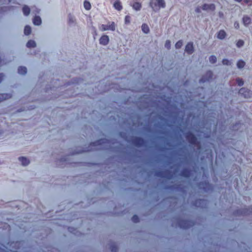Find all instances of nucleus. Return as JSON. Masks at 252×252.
<instances>
[{
  "instance_id": "nucleus-1",
  "label": "nucleus",
  "mask_w": 252,
  "mask_h": 252,
  "mask_svg": "<svg viewBox=\"0 0 252 252\" xmlns=\"http://www.w3.org/2000/svg\"><path fill=\"white\" fill-rule=\"evenodd\" d=\"M178 226L183 229H188L192 226V222L188 220H178Z\"/></svg>"
},
{
  "instance_id": "nucleus-2",
  "label": "nucleus",
  "mask_w": 252,
  "mask_h": 252,
  "mask_svg": "<svg viewBox=\"0 0 252 252\" xmlns=\"http://www.w3.org/2000/svg\"><path fill=\"white\" fill-rule=\"evenodd\" d=\"M132 144L137 147H141L144 146L145 144L144 140L140 137H135L132 140Z\"/></svg>"
},
{
  "instance_id": "nucleus-3",
  "label": "nucleus",
  "mask_w": 252,
  "mask_h": 252,
  "mask_svg": "<svg viewBox=\"0 0 252 252\" xmlns=\"http://www.w3.org/2000/svg\"><path fill=\"white\" fill-rule=\"evenodd\" d=\"M186 138L189 142L192 145H195L197 143V138L191 132H189L186 134Z\"/></svg>"
},
{
  "instance_id": "nucleus-4",
  "label": "nucleus",
  "mask_w": 252,
  "mask_h": 252,
  "mask_svg": "<svg viewBox=\"0 0 252 252\" xmlns=\"http://www.w3.org/2000/svg\"><path fill=\"white\" fill-rule=\"evenodd\" d=\"M116 29V25L114 22H112L109 25L102 24L101 25L100 30L102 31H105L107 30H111L114 31Z\"/></svg>"
},
{
  "instance_id": "nucleus-5",
  "label": "nucleus",
  "mask_w": 252,
  "mask_h": 252,
  "mask_svg": "<svg viewBox=\"0 0 252 252\" xmlns=\"http://www.w3.org/2000/svg\"><path fill=\"white\" fill-rule=\"evenodd\" d=\"M239 94L244 96L245 98H249L252 95V92L248 89L242 88L239 90Z\"/></svg>"
},
{
  "instance_id": "nucleus-6",
  "label": "nucleus",
  "mask_w": 252,
  "mask_h": 252,
  "mask_svg": "<svg viewBox=\"0 0 252 252\" xmlns=\"http://www.w3.org/2000/svg\"><path fill=\"white\" fill-rule=\"evenodd\" d=\"M213 77V73L211 71H208L205 75L203 76L201 79H200L199 82L200 83H205L207 81H210V80Z\"/></svg>"
},
{
  "instance_id": "nucleus-7",
  "label": "nucleus",
  "mask_w": 252,
  "mask_h": 252,
  "mask_svg": "<svg viewBox=\"0 0 252 252\" xmlns=\"http://www.w3.org/2000/svg\"><path fill=\"white\" fill-rule=\"evenodd\" d=\"M201 8L202 10L207 11H214L216 9V6L213 3L211 4H204Z\"/></svg>"
},
{
  "instance_id": "nucleus-8",
  "label": "nucleus",
  "mask_w": 252,
  "mask_h": 252,
  "mask_svg": "<svg viewBox=\"0 0 252 252\" xmlns=\"http://www.w3.org/2000/svg\"><path fill=\"white\" fill-rule=\"evenodd\" d=\"M109 143V142L107 139H102L91 143V145L93 146H97L102 145L103 144H108Z\"/></svg>"
},
{
  "instance_id": "nucleus-9",
  "label": "nucleus",
  "mask_w": 252,
  "mask_h": 252,
  "mask_svg": "<svg viewBox=\"0 0 252 252\" xmlns=\"http://www.w3.org/2000/svg\"><path fill=\"white\" fill-rule=\"evenodd\" d=\"M109 41V38L108 36L106 35H104L102 36L99 39V43L100 44L103 45H106Z\"/></svg>"
},
{
  "instance_id": "nucleus-10",
  "label": "nucleus",
  "mask_w": 252,
  "mask_h": 252,
  "mask_svg": "<svg viewBox=\"0 0 252 252\" xmlns=\"http://www.w3.org/2000/svg\"><path fill=\"white\" fill-rule=\"evenodd\" d=\"M185 51L189 54H191L193 52V43L189 42L187 44L185 48Z\"/></svg>"
},
{
  "instance_id": "nucleus-11",
  "label": "nucleus",
  "mask_w": 252,
  "mask_h": 252,
  "mask_svg": "<svg viewBox=\"0 0 252 252\" xmlns=\"http://www.w3.org/2000/svg\"><path fill=\"white\" fill-rule=\"evenodd\" d=\"M155 2L158 3V8L160 7L164 8L165 6L164 0H152V3Z\"/></svg>"
},
{
  "instance_id": "nucleus-12",
  "label": "nucleus",
  "mask_w": 252,
  "mask_h": 252,
  "mask_svg": "<svg viewBox=\"0 0 252 252\" xmlns=\"http://www.w3.org/2000/svg\"><path fill=\"white\" fill-rule=\"evenodd\" d=\"M12 94H0V102L5 99L11 98Z\"/></svg>"
},
{
  "instance_id": "nucleus-13",
  "label": "nucleus",
  "mask_w": 252,
  "mask_h": 252,
  "mask_svg": "<svg viewBox=\"0 0 252 252\" xmlns=\"http://www.w3.org/2000/svg\"><path fill=\"white\" fill-rule=\"evenodd\" d=\"M180 175L183 177L188 178L190 175V172L188 169H184L181 172Z\"/></svg>"
},
{
  "instance_id": "nucleus-14",
  "label": "nucleus",
  "mask_w": 252,
  "mask_h": 252,
  "mask_svg": "<svg viewBox=\"0 0 252 252\" xmlns=\"http://www.w3.org/2000/svg\"><path fill=\"white\" fill-rule=\"evenodd\" d=\"M243 24L247 27L251 22V19L248 16H244L243 18Z\"/></svg>"
},
{
  "instance_id": "nucleus-15",
  "label": "nucleus",
  "mask_w": 252,
  "mask_h": 252,
  "mask_svg": "<svg viewBox=\"0 0 252 252\" xmlns=\"http://www.w3.org/2000/svg\"><path fill=\"white\" fill-rule=\"evenodd\" d=\"M19 161L21 162L22 164L24 166H26L29 163V160L25 157H20L19 158Z\"/></svg>"
},
{
  "instance_id": "nucleus-16",
  "label": "nucleus",
  "mask_w": 252,
  "mask_h": 252,
  "mask_svg": "<svg viewBox=\"0 0 252 252\" xmlns=\"http://www.w3.org/2000/svg\"><path fill=\"white\" fill-rule=\"evenodd\" d=\"M114 7L118 11H121L123 6L119 0L116 1L113 4Z\"/></svg>"
},
{
  "instance_id": "nucleus-17",
  "label": "nucleus",
  "mask_w": 252,
  "mask_h": 252,
  "mask_svg": "<svg viewBox=\"0 0 252 252\" xmlns=\"http://www.w3.org/2000/svg\"><path fill=\"white\" fill-rule=\"evenodd\" d=\"M226 36V32L224 30L220 31L217 35V37L220 39H223Z\"/></svg>"
},
{
  "instance_id": "nucleus-18",
  "label": "nucleus",
  "mask_w": 252,
  "mask_h": 252,
  "mask_svg": "<svg viewBox=\"0 0 252 252\" xmlns=\"http://www.w3.org/2000/svg\"><path fill=\"white\" fill-rule=\"evenodd\" d=\"M166 173V170H157L156 171L155 175L158 177L164 178V174Z\"/></svg>"
},
{
  "instance_id": "nucleus-19",
  "label": "nucleus",
  "mask_w": 252,
  "mask_h": 252,
  "mask_svg": "<svg viewBox=\"0 0 252 252\" xmlns=\"http://www.w3.org/2000/svg\"><path fill=\"white\" fill-rule=\"evenodd\" d=\"M27 69L25 66H20L18 69V72L21 75H25L27 73Z\"/></svg>"
},
{
  "instance_id": "nucleus-20",
  "label": "nucleus",
  "mask_w": 252,
  "mask_h": 252,
  "mask_svg": "<svg viewBox=\"0 0 252 252\" xmlns=\"http://www.w3.org/2000/svg\"><path fill=\"white\" fill-rule=\"evenodd\" d=\"M33 23L34 25L39 26L41 24V19L39 16H35L33 19Z\"/></svg>"
},
{
  "instance_id": "nucleus-21",
  "label": "nucleus",
  "mask_w": 252,
  "mask_h": 252,
  "mask_svg": "<svg viewBox=\"0 0 252 252\" xmlns=\"http://www.w3.org/2000/svg\"><path fill=\"white\" fill-rule=\"evenodd\" d=\"M132 6L134 9L138 11L140 10L141 8V4L138 2H135L132 4Z\"/></svg>"
},
{
  "instance_id": "nucleus-22",
  "label": "nucleus",
  "mask_w": 252,
  "mask_h": 252,
  "mask_svg": "<svg viewBox=\"0 0 252 252\" xmlns=\"http://www.w3.org/2000/svg\"><path fill=\"white\" fill-rule=\"evenodd\" d=\"M23 12L25 16H28L30 13V9L28 6L25 5L23 7Z\"/></svg>"
},
{
  "instance_id": "nucleus-23",
  "label": "nucleus",
  "mask_w": 252,
  "mask_h": 252,
  "mask_svg": "<svg viewBox=\"0 0 252 252\" xmlns=\"http://www.w3.org/2000/svg\"><path fill=\"white\" fill-rule=\"evenodd\" d=\"M26 45L28 48L34 47L36 46V43L34 41L30 40L27 42Z\"/></svg>"
},
{
  "instance_id": "nucleus-24",
  "label": "nucleus",
  "mask_w": 252,
  "mask_h": 252,
  "mask_svg": "<svg viewBox=\"0 0 252 252\" xmlns=\"http://www.w3.org/2000/svg\"><path fill=\"white\" fill-rule=\"evenodd\" d=\"M150 6L152 8L153 10L156 11L158 9V4L157 2H154V3H152V0H151V2L150 3Z\"/></svg>"
},
{
  "instance_id": "nucleus-25",
  "label": "nucleus",
  "mask_w": 252,
  "mask_h": 252,
  "mask_svg": "<svg viewBox=\"0 0 252 252\" xmlns=\"http://www.w3.org/2000/svg\"><path fill=\"white\" fill-rule=\"evenodd\" d=\"M12 7L8 6H1L0 7V13L5 12L11 10Z\"/></svg>"
},
{
  "instance_id": "nucleus-26",
  "label": "nucleus",
  "mask_w": 252,
  "mask_h": 252,
  "mask_svg": "<svg viewBox=\"0 0 252 252\" xmlns=\"http://www.w3.org/2000/svg\"><path fill=\"white\" fill-rule=\"evenodd\" d=\"M245 65V63L242 60H239L238 61L237 63V66L238 68H242Z\"/></svg>"
},
{
  "instance_id": "nucleus-27",
  "label": "nucleus",
  "mask_w": 252,
  "mask_h": 252,
  "mask_svg": "<svg viewBox=\"0 0 252 252\" xmlns=\"http://www.w3.org/2000/svg\"><path fill=\"white\" fill-rule=\"evenodd\" d=\"M142 30L145 33H148L149 32V28L148 26L145 24H143L142 26Z\"/></svg>"
},
{
  "instance_id": "nucleus-28",
  "label": "nucleus",
  "mask_w": 252,
  "mask_h": 252,
  "mask_svg": "<svg viewBox=\"0 0 252 252\" xmlns=\"http://www.w3.org/2000/svg\"><path fill=\"white\" fill-rule=\"evenodd\" d=\"M31 32V28L29 26H26L24 29V33L25 35H28Z\"/></svg>"
},
{
  "instance_id": "nucleus-29",
  "label": "nucleus",
  "mask_w": 252,
  "mask_h": 252,
  "mask_svg": "<svg viewBox=\"0 0 252 252\" xmlns=\"http://www.w3.org/2000/svg\"><path fill=\"white\" fill-rule=\"evenodd\" d=\"M84 6L86 10H90L91 8V3L90 2L86 0L84 2Z\"/></svg>"
},
{
  "instance_id": "nucleus-30",
  "label": "nucleus",
  "mask_w": 252,
  "mask_h": 252,
  "mask_svg": "<svg viewBox=\"0 0 252 252\" xmlns=\"http://www.w3.org/2000/svg\"><path fill=\"white\" fill-rule=\"evenodd\" d=\"M165 176H164V178L167 179H171L172 178V175L168 170H166V173L164 174Z\"/></svg>"
},
{
  "instance_id": "nucleus-31",
  "label": "nucleus",
  "mask_w": 252,
  "mask_h": 252,
  "mask_svg": "<svg viewBox=\"0 0 252 252\" xmlns=\"http://www.w3.org/2000/svg\"><path fill=\"white\" fill-rule=\"evenodd\" d=\"M10 2L15 3L14 0H0V5L8 3Z\"/></svg>"
},
{
  "instance_id": "nucleus-32",
  "label": "nucleus",
  "mask_w": 252,
  "mask_h": 252,
  "mask_svg": "<svg viewBox=\"0 0 252 252\" xmlns=\"http://www.w3.org/2000/svg\"><path fill=\"white\" fill-rule=\"evenodd\" d=\"M209 62L211 63H214L217 62V58L215 56H211L209 57Z\"/></svg>"
},
{
  "instance_id": "nucleus-33",
  "label": "nucleus",
  "mask_w": 252,
  "mask_h": 252,
  "mask_svg": "<svg viewBox=\"0 0 252 252\" xmlns=\"http://www.w3.org/2000/svg\"><path fill=\"white\" fill-rule=\"evenodd\" d=\"M183 45V41L182 40L178 41L175 44L176 49H180Z\"/></svg>"
},
{
  "instance_id": "nucleus-34",
  "label": "nucleus",
  "mask_w": 252,
  "mask_h": 252,
  "mask_svg": "<svg viewBox=\"0 0 252 252\" xmlns=\"http://www.w3.org/2000/svg\"><path fill=\"white\" fill-rule=\"evenodd\" d=\"M244 41L241 39H240L237 41V42L236 43V46L240 48V47L243 46L244 45Z\"/></svg>"
},
{
  "instance_id": "nucleus-35",
  "label": "nucleus",
  "mask_w": 252,
  "mask_h": 252,
  "mask_svg": "<svg viewBox=\"0 0 252 252\" xmlns=\"http://www.w3.org/2000/svg\"><path fill=\"white\" fill-rule=\"evenodd\" d=\"M131 220L133 222L136 223L139 221V217L137 215H134L132 218Z\"/></svg>"
},
{
  "instance_id": "nucleus-36",
  "label": "nucleus",
  "mask_w": 252,
  "mask_h": 252,
  "mask_svg": "<svg viewBox=\"0 0 252 252\" xmlns=\"http://www.w3.org/2000/svg\"><path fill=\"white\" fill-rule=\"evenodd\" d=\"M110 249L112 252H116L117 250V248L114 244H113L110 246Z\"/></svg>"
},
{
  "instance_id": "nucleus-37",
  "label": "nucleus",
  "mask_w": 252,
  "mask_h": 252,
  "mask_svg": "<svg viewBox=\"0 0 252 252\" xmlns=\"http://www.w3.org/2000/svg\"><path fill=\"white\" fill-rule=\"evenodd\" d=\"M74 21H75L74 17L72 15L69 14L68 15V22H69V23L70 24H72V23H73L74 22Z\"/></svg>"
},
{
  "instance_id": "nucleus-38",
  "label": "nucleus",
  "mask_w": 252,
  "mask_h": 252,
  "mask_svg": "<svg viewBox=\"0 0 252 252\" xmlns=\"http://www.w3.org/2000/svg\"><path fill=\"white\" fill-rule=\"evenodd\" d=\"M236 82H237L238 85L240 87L243 86L244 84V81H243V80L242 79L238 78L236 79Z\"/></svg>"
},
{
  "instance_id": "nucleus-39",
  "label": "nucleus",
  "mask_w": 252,
  "mask_h": 252,
  "mask_svg": "<svg viewBox=\"0 0 252 252\" xmlns=\"http://www.w3.org/2000/svg\"><path fill=\"white\" fill-rule=\"evenodd\" d=\"M130 17L128 15H126L125 17V24H128L130 23Z\"/></svg>"
},
{
  "instance_id": "nucleus-40",
  "label": "nucleus",
  "mask_w": 252,
  "mask_h": 252,
  "mask_svg": "<svg viewBox=\"0 0 252 252\" xmlns=\"http://www.w3.org/2000/svg\"><path fill=\"white\" fill-rule=\"evenodd\" d=\"M222 63L224 65H227L231 64L229 60H228L227 59H223L222 60Z\"/></svg>"
},
{
  "instance_id": "nucleus-41",
  "label": "nucleus",
  "mask_w": 252,
  "mask_h": 252,
  "mask_svg": "<svg viewBox=\"0 0 252 252\" xmlns=\"http://www.w3.org/2000/svg\"><path fill=\"white\" fill-rule=\"evenodd\" d=\"M170 45V41L169 40H167L165 43V47L167 49H169Z\"/></svg>"
},
{
  "instance_id": "nucleus-42",
  "label": "nucleus",
  "mask_w": 252,
  "mask_h": 252,
  "mask_svg": "<svg viewBox=\"0 0 252 252\" xmlns=\"http://www.w3.org/2000/svg\"><path fill=\"white\" fill-rule=\"evenodd\" d=\"M234 27L236 29H239V24L237 21L235 22V23H234Z\"/></svg>"
},
{
  "instance_id": "nucleus-43",
  "label": "nucleus",
  "mask_w": 252,
  "mask_h": 252,
  "mask_svg": "<svg viewBox=\"0 0 252 252\" xmlns=\"http://www.w3.org/2000/svg\"><path fill=\"white\" fill-rule=\"evenodd\" d=\"M245 3L249 4L250 5L252 4V0H244Z\"/></svg>"
},
{
  "instance_id": "nucleus-44",
  "label": "nucleus",
  "mask_w": 252,
  "mask_h": 252,
  "mask_svg": "<svg viewBox=\"0 0 252 252\" xmlns=\"http://www.w3.org/2000/svg\"><path fill=\"white\" fill-rule=\"evenodd\" d=\"M195 11L197 13L201 12V8L200 7H197L195 9Z\"/></svg>"
},
{
  "instance_id": "nucleus-45",
  "label": "nucleus",
  "mask_w": 252,
  "mask_h": 252,
  "mask_svg": "<svg viewBox=\"0 0 252 252\" xmlns=\"http://www.w3.org/2000/svg\"><path fill=\"white\" fill-rule=\"evenodd\" d=\"M3 77H4L3 74V73H0V83L2 80V79L3 78Z\"/></svg>"
},
{
  "instance_id": "nucleus-46",
  "label": "nucleus",
  "mask_w": 252,
  "mask_h": 252,
  "mask_svg": "<svg viewBox=\"0 0 252 252\" xmlns=\"http://www.w3.org/2000/svg\"><path fill=\"white\" fill-rule=\"evenodd\" d=\"M201 201H202V200H196L195 202V205H197L198 203L200 204Z\"/></svg>"
},
{
  "instance_id": "nucleus-47",
  "label": "nucleus",
  "mask_w": 252,
  "mask_h": 252,
  "mask_svg": "<svg viewBox=\"0 0 252 252\" xmlns=\"http://www.w3.org/2000/svg\"><path fill=\"white\" fill-rule=\"evenodd\" d=\"M248 211H247L246 212H244V214H249L250 213H251V212H248Z\"/></svg>"
}]
</instances>
